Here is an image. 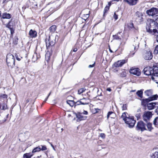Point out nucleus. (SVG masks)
<instances>
[{
	"label": "nucleus",
	"mask_w": 158,
	"mask_h": 158,
	"mask_svg": "<svg viewBox=\"0 0 158 158\" xmlns=\"http://www.w3.org/2000/svg\"><path fill=\"white\" fill-rule=\"evenodd\" d=\"M146 24L147 32L156 36V40L158 42V23L151 19L147 22Z\"/></svg>",
	"instance_id": "obj_1"
},
{
	"label": "nucleus",
	"mask_w": 158,
	"mask_h": 158,
	"mask_svg": "<svg viewBox=\"0 0 158 158\" xmlns=\"http://www.w3.org/2000/svg\"><path fill=\"white\" fill-rule=\"evenodd\" d=\"M147 14L149 15L152 16L153 18V19L152 20L153 21H158V9L155 8H152L151 9L148 10L146 11ZM151 19H148L147 22L151 20Z\"/></svg>",
	"instance_id": "obj_2"
},
{
	"label": "nucleus",
	"mask_w": 158,
	"mask_h": 158,
	"mask_svg": "<svg viewBox=\"0 0 158 158\" xmlns=\"http://www.w3.org/2000/svg\"><path fill=\"white\" fill-rule=\"evenodd\" d=\"M59 37L57 35H51L49 36V39L48 41L46 40V44L47 48L50 46H53L54 45L56 41H58Z\"/></svg>",
	"instance_id": "obj_3"
},
{
	"label": "nucleus",
	"mask_w": 158,
	"mask_h": 158,
	"mask_svg": "<svg viewBox=\"0 0 158 158\" xmlns=\"http://www.w3.org/2000/svg\"><path fill=\"white\" fill-rule=\"evenodd\" d=\"M6 62L8 67L13 68L15 65V59L14 56L10 53L7 54Z\"/></svg>",
	"instance_id": "obj_4"
},
{
	"label": "nucleus",
	"mask_w": 158,
	"mask_h": 158,
	"mask_svg": "<svg viewBox=\"0 0 158 158\" xmlns=\"http://www.w3.org/2000/svg\"><path fill=\"white\" fill-rule=\"evenodd\" d=\"M146 124L143 123V121H138L135 127V129L137 131H140L143 132L147 129L146 127Z\"/></svg>",
	"instance_id": "obj_5"
},
{
	"label": "nucleus",
	"mask_w": 158,
	"mask_h": 158,
	"mask_svg": "<svg viewBox=\"0 0 158 158\" xmlns=\"http://www.w3.org/2000/svg\"><path fill=\"white\" fill-rule=\"evenodd\" d=\"M124 122L129 128H132L134 127L136 121L134 119L133 117H130L129 116L128 118H127Z\"/></svg>",
	"instance_id": "obj_6"
},
{
	"label": "nucleus",
	"mask_w": 158,
	"mask_h": 158,
	"mask_svg": "<svg viewBox=\"0 0 158 158\" xmlns=\"http://www.w3.org/2000/svg\"><path fill=\"white\" fill-rule=\"evenodd\" d=\"M134 18L135 19V21L139 23H142L143 21V15L142 13L141 12L137 11L135 13Z\"/></svg>",
	"instance_id": "obj_7"
},
{
	"label": "nucleus",
	"mask_w": 158,
	"mask_h": 158,
	"mask_svg": "<svg viewBox=\"0 0 158 158\" xmlns=\"http://www.w3.org/2000/svg\"><path fill=\"white\" fill-rule=\"evenodd\" d=\"M139 45V43L137 40H135L133 43V45L131 46V48L132 51H131V53L132 55H134L136 51L138 48Z\"/></svg>",
	"instance_id": "obj_8"
},
{
	"label": "nucleus",
	"mask_w": 158,
	"mask_h": 158,
	"mask_svg": "<svg viewBox=\"0 0 158 158\" xmlns=\"http://www.w3.org/2000/svg\"><path fill=\"white\" fill-rule=\"evenodd\" d=\"M152 115L151 112L149 111L145 112L143 116V119L146 122H147L152 117Z\"/></svg>",
	"instance_id": "obj_9"
},
{
	"label": "nucleus",
	"mask_w": 158,
	"mask_h": 158,
	"mask_svg": "<svg viewBox=\"0 0 158 158\" xmlns=\"http://www.w3.org/2000/svg\"><path fill=\"white\" fill-rule=\"evenodd\" d=\"M47 148L45 145H41L38 146L34 148L32 151V153H34L37 152H39L41 150L42 151L46 150Z\"/></svg>",
	"instance_id": "obj_10"
},
{
	"label": "nucleus",
	"mask_w": 158,
	"mask_h": 158,
	"mask_svg": "<svg viewBox=\"0 0 158 158\" xmlns=\"http://www.w3.org/2000/svg\"><path fill=\"white\" fill-rule=\"evenodd\" d=\"M143 72L145 74L147 75H152V68L149 66H148L144 68Z\"/></svg>",
	"instance_id": "obj_11"
},
{
	"label": "nucleus",
	"mask_w": 158,
	"mask_h": 158,
	"mask_svg": "<svg viewBox=\"0 0 158 158\" xmlns=\"http://www.w3.org/2000/svg\"><path fill=\"white\" fill-rule=\"evenodd\" d=\"M153 57L152 52L149 51L146 52L143 55V57L146 60H151Z\"/></svg>",
	"instance_id": "obj_12"
},
{
	"label": "nucleus",
	"mask_w": 158,
	"mask_h": 158,
	"mask_svg": "<svg viewBox=\"0 0 158 158\" xmlns=\"http://www.w3.org/2000/svg\"><path fill=\"white\" fill-rule=\"evenodd\" d=\"M130 72L131 73L137 76H139L140 74V72L139 69L138 68L131 69Z\"/></svg>",
	"instance_id": "obj_13"
},
{
	"label": "nucleus",
	"mask_w": 158,
	"mask_h": 158,
	"mask_svg": "<svg viewBox=\"0 0 158 158\" xmlns=\"http://www.w3.org/2000/svg\"><path fill=\"white\" fill-rule=\"evenodd\" d=\"M126 62L125 60H118L115 62L114 64V66L116 67H121L123 64Z\"/></svg>",
	"instance_id": "obj_14"
},
{
	"label": "nucleus",
	"mask_w": 158,
	"mask_h": 158,
	"mask_svg": "<svg viewBox=\"0 0 158 158\" xmlns=\"http://www.w3.org/2000/svg\"><path fill=\"white\" fill-rule=\"evenodd\" d=\"M158 105V103L151 102L147 104L148 109L149 110H151L154 109L156 105Z\"/></svg>",
	"instance_id": "obj_15"
},
{
	"label": "nucleus",
	"mask_w": 158,
	"mask_h": 158,
	"mask_svg": "<svg viewBox=\"0 0 158 158\" xmlns=\"http://www.w3.org/2000/svg\"><path fill=\"white\" fill-rule=\"evenodd\" d=\"M82 113H75L76 117L77 118V122L84 120L86 119V117L83 116L82 115Z\"/></svg>",
	"instance_id": "obj_16"
},
{
	"label": "nucleus",
	"mask_w": 158,
	"mask_h": 158,
	"mask_svg": "<svg viewBox=\"0 0 158 158\" xmlns=\"http://www.w3.org/2000/svg\"><path fill=\"white\" fill-rule=\"evenodd\" d=\"M141 100L142 105L145 107L147 105L148 102L151 101L149 97L148 98L142 99Z\"/></svg>",
	"instance_id": "obj_17"
},
{
	"label": "nucleus",
	"mask_w": 158,
	"mask_h": 158,
	"mask_svg": "<svg viewBox=\"0 0 158 158\" xmlns=\"http://www.w3.org/2000/svg\"><path fill=\"white\" fill-rule=\"evenodd\" d=\"M111 5V2H109L108 3V5H107L104 8V11L103 17H105L106 15V13H107L108 10H109L110 7Z\"/></svg>",
	"instance_id": "obj_18"
},
{
	"label": "nucleus",
	"mask_w": 158,
	"mask_h": 158,
	"mask_svg": "<svg viewBox=\"0 0 158 158\" xmlns=\"http://www.w3.org/2000/svg\"><path fill=\"white\" fill-rule=\"evenodd\" d=\"M37 32L35 30H33L32 29L30 30L29 34L31 37L33 38H35L37 36Z\"/></svg>",
	"instance_id": "obj_19"
},
{
	"label": "nucleus",
	"mask_w": 158,
	"mask_h": 158,
	"mask_svg": "<svg viewBox=\"0 0 158 158\" xmlns=\"http://www.w3.org/2000/svg\"><path fill=\"white\" fill-rule=\"evenodd\" d=\"M152 74L158 73V65L155 64H154L152 68Z\"/></svg>",
	"instance_id": "obj_20"
},
{
	"label": "nucleus",
	"mask_w": 158,
	"mask_h": 158,
	"mask_svg": "<svg viewBox=\"0 0 158 158\" xmlns=\"http://www.w3.org/2000/svg\"><path fill=\"white\" fill-rule=\"evenodd\" d=\"M144 93L146 96L149 97L152 96L153 94V91L152 89H148L145 91Z\"/></svg>",
	"instance_id": "obj_21"
},
{
	"label": "nucleus",
	"mask_w": 158,
	"mask_h": 158,
	"mask_svg": "<svg viewBox=\"0 0 158 158\" xmlns=\"http://www.w3.org/2000/svg\"><path fill=\"white\" fill-rule=\"evenodd\" d=\"M151 78L156 83L158 84V73L152 74V76H151Z\"/></svg>",
	"instance_id": "obj_22"
},
{
	"label": "nucleus",
	"mask_w": 158,
	"mask_h": 158,
	"mask_svg": "<svg viewBox=\"0 0 158 158\" xmlns=\"http://www.w3.org/2000/svg\"><path fill=\"white\" fill-rule=\"evenodd\" d=\"M89 103L88 102H82L81 100L78 101H77L75 102V107L76 106L79 105H87Z\"/></svg>",
	"instance_id": "obj_23"
},
{
	"label": "nucleus",
	"mask_w": 158,
	"mask_h": 158,
	"mask_svg": "<svg viewBox=\"0 0 158 158\" xmlns=\"http://www.w3.org/2000/svg\"><path fill=\"white\" fill-rule=\"evenodd\" d=\"M56 25H52L49 28V30L50 33L52 34L54 33L56 31Z\"/></svg>",
	"instance_id": "obj_24"
},
{
	"label": "nucleus",
	"mask_w": 158,
	"mask_h": 158,
	"mask_svg": "<svg viewBox=\"0 0 158 158\" xmlns=\"http://www.w3.org/2000/svg\"><path fill=\"white\" fill-rule=\"evenodd\" d=\"M143 90L141 89L137 91L136 93L137 96L141 98H143Z\"/></svg>",
	"instance_id": "obj_25"
},
{
	"label": "nucleus",
	"mask_w": 158,
	"mask_h": 158,
	"mask_svg": "<svg viewBox=\"0 0 158 158\" xmlns=\"http://www.w3.org/2000/svg\"><path fill=\"white\" fill-rule=\"evenodd\" d=\"M125 2L130 5H133L136 4L137 1H124Z\"/></svg>",
	"instance_id": "obj_26"
},
{
	"label": "nucleus",
	"mask_w": 158,
	"mask_h": 158,
	"mask_svg": "<svg viewBox=\"0 0 158 158\" xmlns=\"http://www.w3.org/2000/svg\"><path fill=\"white\" fill-rule=\"evenodd\" d=\"M2 18L4 19H9L11 18V15L9 14L4 13L2 15Z\"/></svg>",
	"instance_id": "obj_27"
},
{
	"label": "nucleus",
	"mask_w": 158,
	"mask_h": 158,
	"mask_svg": "<svg viewBox=\"0 0 158 158\" xmlns=\"http://www.w3.org/2000/svg\"><path fill=\"white\" fill-rule=\"evenodd\" d=\"M146 123L147 124L146 126L147 127L148 130L149 131H151L153 129V127H152V124L149 122L148 121Z\"/></svg>",
	"instance_id": "obj_28"
},
{
	"label": "nucleus",
	"mask_w": 158,
	"mask_h": 158,
	"mask_svg": "<svg viewBox=\"0 0 158 158\" xmlns=\"http://www.w3.org/2000/svg\"><path fill=\"white\" fill-rule=\"evenodd\" d=\"M150 158H158V149L156 150Z\"/></svg>",
	"instance_id": "obj_29"
},
{
	"label": "nucleus",
	"mask_w": 158,
	"mask_h": 158,
	"mask_svg": "<svg viewBox=\"0 0 158 158\" xmlns=\"http://www.w3.org/2000/svg\"><path fill=\"white\" fill-rule=\"evenodd\" d=\"M127 114V113L126 112H124L122 114L121 116V118H122L123 120L125 121V120L127 119V118H128V117H127L126 114Z\"/></svg>",
	"instance_id": "obj_30"
},
{
	"label": "nucleus",
	"mask_w": 158,
	"mask_h": 158,
	"mask_svg": "<svg viewBox=\"0 0 158 158\" xmlns=\"http://www.w3.org/2000/svg\"><path fill=\"white\" fill-rule=\"evenodd\" d=\"M114 113L112 111H109L108 112L107 116V118H108L110 117L111 118H114Z\"/></svg>",
	"instance_id": "obj_31"
},
{
	"label": "nucleus",
	"mask_w": 158,
	"mask_h": 158,
	"mask_svg": "<svg viewBox=\"0 0 158 158\" xmlns=\"http://www.w3.org/2000/svg\"><path fill=\"white\" fill-rule=\"evenodd\" d=\"M158 98V96L157 94H156L153 95H152V96L149 97V98L150 100V101H152L157 99Z\"/></svg>",
	"instance_id": "obj_32"
},
{
	"label": "nucleus",
	"mask_w": 158,
	"mask_h": 158,
	"mask_svg": "<svg viewBox=\"0 0 158 158\" xmlns=\"http://www.w3.org/2000/svg\"><path fill=\"white\" fill-rule=\"evenodd\" d=\"M10 22H9L6 27L10 29V31L11 34H12L14 33V30H13V28L11 27V26L10 25Z\"/></svg>",
	"instance_id": "obj_33"
},
{
	"label": "nucleus",
	"mask_w": 158,
	"mask_h": 158,
	"mask_svg": "<svg viewBox=\"0 0 158 158\" xmlns=\"http://www.w3.org/2000/svg\"><path fill=\"white\" fill-rule=\"evenodd\" d=\"M67 102L71 106H75V102L73 101L68 100L67 101Z\"/></svg>",
	"instance_id": "obj_34"
},
{
	"label": "nucleus",
	"mask_w": 158,
	"mask_h": 158,
	"mask_svg": "<svg viewBox=\"0 0 158 158\" xmlns=\"http://www.w3.org/2000/svg\"><path fill=\"white\" fill-rule=\"evenodd\" d=\"M120 32H118L117 34L115 35H113V37L114 39L116 40H120L121 39V38L119 36H118V34H120Z\"/></svg>",
	"instance_id": "obj_35"
},
{
	"label": "nucleus",
	"mask_w": 158,
	"mask_h": 158,
	"mask_svg": "<svg viewBox=\"0 0 158 158\" xmlns=\"http://www.w3.org/2000/svg\"><path fill=\"white\" fill-rule=\"evenodd\" d=\"M33 155H30V153H26L23 155V158H31Z\"/></svg>",
	"instance_id": "obj_36"
},
{
	"label": "nucleus",
	"mask_w": 158,
	"mask_h": 158,
	"mask_svg": "<svg viewBox=\"0 0 158 158\" xmlns=\"http://www.w3.org/2000/svg\"><path fill=\"white\" fill-rule=\"evenodd\" d=\"M7 95L6 94H0V98L7 99Z\"/></svg>",
	"instance_id": "obj_37"
},
{
	"label": "nucleus",
	"mask_w": 158,
	"mask_h": 158,
	"mask_svg": "<svg viewBox=\"0 0 158 158\" xmlns=\"http://www.w3.org/2000/svg\"><path fill=\"white\" fill-rule=\"evenodd\" d=\"M85 88H81L78 90V94H81L83 92H84L85 90Z\"/></svg>",
	"instance_id": "obj_38"
},
{
	"label": "nucleus",
	"mask_w": 158,
	"mask_h": 158,
	"mask_svg": "<svg viewBox=\"0 0 158 158\" xmlns=\"http://www.w3.org/2000/svg\"><path fill=\"white\" fill-rule=\"evenodd\" d=\"M45 58L47 61L50 60V56L49 53L47 52L45 54Z\"/></svg>",
	"instance_id": "obj_39"
},
{
	"label": "nucleus",
	"mask_w": 158,
	"mask_h": 158,
	"mask_svg": "<svg viewBox=\"0 0 158 158\" xmlns=\"http://www.w3.org/2000/svg\"><path fill=\"white\" fill-rule=\"evenodd\" d=\"M153 124L155 125H158V116L154 119L153 121Z\"/></svg>",
	"instance_id": "obj_40"
},
{
	"label": "nucleus",
	"mask_w": 158,
	"mask_h": 158,
	"mask_svg": "<svg viewBox=\"0 0 158 158\" xmlns=\"http://www.w3.org/2000/svg\"><path fill=\"white\" fill-rule=\"evenodd\" d=\"M89 17V14H84L83 16V19L85 20H86Z\"/></svg>",
	"instance_id": "obj_41"
},
{
	"label": "nucleus",
	"mask_w": 158,
	"mask_h": 158,
	"mask_svg": "<svg viewBox=\"0 0 158 158\" xmlns=\"http://www.w3.org/2000/svg\"><path fill=\"white\" fill-rule=\"evenodd\" d=\"M154 53L156 54H157L158 53V45H157L155 47V50L154 51Z\"/></svg>",
	"instance_id": "obj_42"
},
{
	"label": "nucleus",
	"mask_w": 158,
	"mask_h": 158,
	"mask_svg": "<svg viewBox=\"0 0 158 158\" xmlns=\"http://www.w3.org/2000/svg\"><path fill=\"white\" fill-rule=\"evenodd\" d=\"M141 115L140 113H138L135 114V116L137 118V119L139 120L140 118Z\"/></svg>",
	"instance_id": "obj_43"
},
{
	"label": "nucleus",
	"mask_w": 158,
	"mask_h": 158,
	"mask_svg": "<svg viewBox=\"0 0 158 158\" xmlns=\"http://www.w3.org/2000/svg\"><path fill=\"white\" fill-rule=\"evenodd\" d=\"M123 110H126L127 109V106L126 104H123L122 107Z\"/></svg>",
	"instance_id": "obj_44"
},
{
	"label": "nucleus",
	"mask_w": 158,
	"mask_h": 158,
	"mask_svg": "<svg viewBox=\"0 0 158 158\" xmlns=\"http://www.w3.org/2000/svg\"><path fill=\"white\" fill-rule=\"evenodd\" d=\"M18 39L17 38H16L13 41V43L15 45H16L18 44Z\"/></svg>",
	"instance_id": "obj_45"
},
{
	"label": "nucleus",
	"mask_w": 158,
	"mask_h": 158,
	"mask_svg": "<svg viewBox=\"0 0 158 158\" xmlns=\"http://www.w3.org/2000/svg\"><path fill=\"white\" fill-rule=\"evenodd\" d=\"M100 137L104 139L106 137V135L104 133H101L100 134Z\"/></svg>",
	"instance_id": "obj_46"
},
{
	"label": "nucleus",
	"mask_w": 158,
	"mask_h": 158,
	"mask_svg": "<svg viewBox=\"0 0 158 158\" xmlns=\"http://www.w3.org/2000/svg\"><path fill=\"white\" fill-rule=\"evenodd\" d=\"M113 17L115 20H117L118 19V15L116 14L115 12L114 13Z\"/></svg>",
	"instance_id": "obj_47"
},
{
	"label": "nucleus",
	"mask_w": 158,
	"mask_h": 158,
	"mask_svg": "<svg viewBox=\"0 0 158 158\" xmlns=\"http://www.w3.org/2000/svg\"><path fill=\"white\" fill-rule=\"evenodd\" d=\"M7 108V105L6 104L4 103L2 107V109L6 110Z\"/></svg>",
	"instance_id": "obj_48"
},
{
	"label": "nucleus",
	"mask_w": 158,
	"mask_h": 158,
	"mask_svg": "<svg viewBox=\"0 0 158 158\" xmlns=\"http://www.w3.org/2000/svg\"><path fill=\"white\" fill-rule=\"evenodd\" d=\"M15 57L16 59L19 61L22 58V57H20V58H19V57L17 55H15Z\"/></svg>",
	"instance_id": "obj_49"
},
{
	"label": "nucleus",
	"mask_w": 158,
	"mask_h": 158,
	"mask_svg": "<svg viewBox=\"0 0 158 158\" xmlns=\"http://www.w3.org/2000/svg\"><path fill=\"white\" fill-rule=\"evenodd\" d=\"M130 28H134V25L132 23H131L129 24V25Z\"/></svg>",
	"instance_id": "obj_50"
},
{
	"label": "nucleus",
	"mask_w": 158,
	"mask_h": 158,
	"mask_svg": "<svg viewBox=\"0 0 158 158\" xmlns=\"http://www.w3.org/2000/svg\"><path fill=\"white\" fill-rule=\"evenodd\" d=\"M95 62H94V63L93 64H91V65H89V66L88 67L89 68H92V67H94L95 65Z\"/></svg>",
	"instance_id": "obj_51"
},
{
	"label": "nucleus",
	"mask_w": 158,
	"mask_h": 158,
	"mask_svg": "<svg viewBox=\"0 0 158 158\" xmlns=\"http://www.w3.org/2000/svg\"><path fill=\"white\" fill-rule=\"evenodd\" d=\"M51 91L49 93V94H48V96H47V97H46V98L44 100V102H46L47 100L48 99V97H49V96L50 95V94H51Z\"/></svg>",
	"instance_id": "obj_52"
},
{
	"label": "nucleus",
	"mask_w": 158,
	"mask_h": 158,
	"mask_svg": "<svg viewBox=\"0 0 158 158\" xmlns=\"http://www.w3.org/2000/svg\"><path fill=\"white\" fill-rule=\"evenodd\" d=\"M100 110V109L98 108L94 109V113H96L98 112V110Z\"/></svg>",
	"instance_id": "obj_53"
},
{
	"label": "nucleus",
	"mask_w": 158,
	"mask_h": 158,
	"mask_svg": "<svg viewBox=\"0 0 158 158\" xmlns=\"http://www.w3.org/2000/svg\"><path fill=\"white\" fill-rule=\"evenodd\" d=\"M88 99H87L84 98L83 99H81L80 100L82 102H87L86 101Z\"/></svg>",
	"instance_id": "obj_54"
},
{
	"label": "nucleus",
	"mask_w": 158,
	"mask_h": 158,
	"mask_svg": "<svg viewBox=\"0 0 158 158\" xmlns=\"http://www.w3.org/2000/svg\"><path fill=\"white\" fill-rule=\"evenodd\" d=\"M36 57V59L38 58V57L37 56L36 53H35L33 56V58H35Z\"/></svg>",
	"instance_id": "obj_55"
},
{
	"label": "nucleus",
	"mask_w": 158,
	"mask_h": 158,
	"mask_svg": "<svg viewBox=\"0 0 158 158\" xmlns=\"http://www.w3.org/2000/svg\"><path fill=\"white\" fill-rule=\"evenodd\" d=\"M6 121V120H0V125Z\"/></svg>",
	"instance_id": "obj_56"
},
{
	"label": "nucleus",
	"mask_w": 158,
	"mask_h": 158,
	"mask_svg": "<svg viewBox=\"0 0 158 158\" xmlns=\"http://www.w3.org/2000/svg\"><path fill=\"white\" fill-rule=\"evenodd\" d=\"M82 113L86 115L88 114V112L84 110Z\"/></svg>",
	"instance_id": "obj_57"
},
{
	"label": "nucleus",
	"mask_w": 158,
	"mask_h": 158,
	"mask_svg": "<svg viewBox=\"0 0 158 158\" xmlns=\"http://www.w3.org/2000/svg\"><path fill=\"white\" fill-rule=\"evenodd\" d=\"M77 49L76 48H74L73 50V51L74 52H76L77 51Z\"/></svg>",
	"instance_id": "obj_58"
},
{
	"label": "nucleus",
	"mask_w": 158,
	"mask_h": 158,
	"mask_svg": "<svg viewBox=\"0 0 158 158\" xmlns=\"http://www.w3.org/2000/svg\"><path fill=\"white\" fill-rule=\"evenodd\" d=\"M107 90L108 91H109L110 92V91H111V89L110 88H107Z\"/></svg>",
	"instance_id": "obj_59"
},
{
	"label": "nucleus",
	"mask_w": 158,
	"mask_h": 158,
	"mask_svg": "<svg viewBox=\"0 0 158 158\" xmlns=\"http://www.w3.org/2000/svg\"><path fill=\"white\" fill-rule=\"evenodd\" d=\"M51 146L52 147V148H53V150H54L55 151V149L53 145L52 144H51Z\"/></svg>",
	"instance_id": "obj_60"
},
{
	"label": "nucleus",
	"mask_w": 158,
	"mask_h": 158,
	"mask_svg": "<svg viewBox=\"0 0 158 158\" xmlns=\"http://www.w3.org/2000/svg\"><path fill=\"white\" fill-rule=\"evenodd\" d=\"M109 51L110 52H113L111 50L110 48L109 49Z\"/></svg>",
	"instance_id": "obj_61"
},
{
	"label": "nucleus",
	"mask_w": 158,
	"mask_h": 158,
	"mask_svg": "<svg viewBox=\"0 0 158 158\" xmlns=\"http://www.w3.org/2000/svg\"><path fill=\"white\" fill-rule=\"evenodd\" d=\"M135 90H133L132 91V92H135Z\"/></svg>",
	"instance_id": "obj_62"
},
{
	"label": "nucleus",
	"mask_w": 158,
	"mask_h": 158,
	"mask_svg": "<svg viewBox=\"0 0 158 158\" xmlns=\"http://www.w3.org/2000/svg\"><path fill=\"white\" fill-rule=\"evenodd\" d=\"M0 16L1 17V12L0 11Z\"/></svg>",
	"instance_id": "obj_63"
},
{
	"label": "nucleus",
	"mask_w": 158,
	"mask_h": 158,
	"mask_svg": "<svg viewBox=\"0 0 158 158\" xmlns=\"http://www.w3.org/2000/svg\"><path fill=\"white\" fill-rule=\"evenodd\" d=\"M61 130H63V128H62V129H61Z\"/></svg>",
	"instance_id": "obj_64"
}]
</instances>
